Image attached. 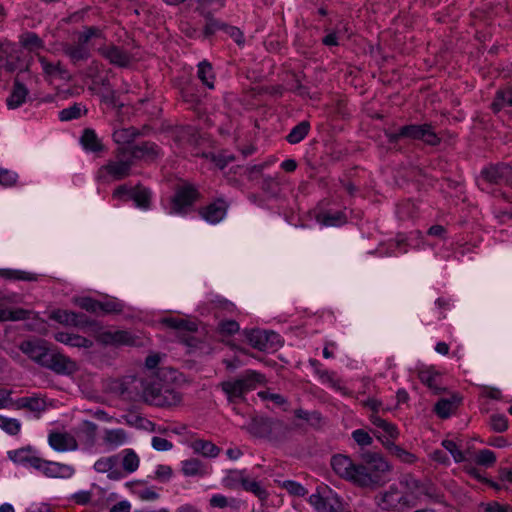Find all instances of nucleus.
I'll return each instance as SVG.
<instances>
[{"mask_svg":"<svg viewBox=\"0 0 512 512\" xmlns=\"http://www.w3.org/2000/svg\"><path fill=\"white\" fill-rule=\"evenodd\" d=\"M420 381L431 389L435 394L443 391L440 375L432 369L421 370L418 373Z\"/></svg>","mask_w":512,"mask_h":512,"instance_id":"obj_26","label":"nucleus"},{"mask_svg":"<svg viewBox=\"0 0 512 512\" xmlns=\"http://www.w3.org/2000/svg\"><path fill=\"white\" fill-rule=\"evenodd\" d=\"M262 381L263 376L260 373L247 370L237 378L221 382L219 386L227 395L229 402L234 403L244 398L246 393L256 389Z\"/></svg>","mask_w":512,"mask_h":512,"instance_id":"obj_6","label":"nucleus"},{"mask_svg":"<svg viewBox=\"0 0 512 512\" xmlns=\"http://www.w3.org/2000/svg\"><path fill=\"white\" fill-rule=\"evenodd\" d=\"M506 185L512 188V167L507 163L490 164L479 176V185Z\"/></svg>","mask_w":512,"mask_h":512,"instance_id":"obj_11","label":"nucleus"},{"mask_svg":"<svg viewBox=\"0 0 512 512\" xmlns=\"http://www.w3.org/2000/svg\"><path fill=\"white\" fill-rule=\"evenodd\" d=\"M20 42L24 48L30 51L41 49L44 46L42 39L33 32H27L22 35Z\"/></svg>","mask_w":512,"mask_h":512,"instance_id":"obj_49","label":"nucleus"},{"mask_svg":"<svg viewBox=\"0 0 512 512\" xmlns=\"http://www.w3.org/2000/svg\"><path fill=\"white\" fill-rule=\"evenodd\" d=\"M360 404L372 411V414L376 415L380 410H385L383 408L382 401L376 399L375 397L369 395L367 399H359Z\"/></svg>","mask_w":512,"mask_h":512,"instance_id":"obj_55","label":"nucleus"},{"mask_svg":"<svg viewBox=\"0 0 512 512\" xmlns=\"http://www.w3.org/2000/svg\"><path fill=\"white\" fill-rule=\"evenodd\" d=\"M139 457L132 449L123 450L122 467L127 473L136 471L139 467Z\"/></svg>","mask_w":512,"mask_h":512,"instance_id":"obj_47","label":"nucleus"},{"mask_svg":"<svg viewBox=\"0 0 512 512\" xmlns=\"http://www.w3.org/2000/svg\"><path fill=\"white\" fill-rule=\"evenodd\" d=\"M283 488H285L291 495L304 496L306 489L298 482L286 480L283 482Z\"/></svg>","mask_w":512,"mask_h":512,"instance_id":"obj_58","label":"nucleus"},{"mask_svg":"<svg viewBox=\"0 0 512 512\" xmlns=\"http://www.w3.org/2000/svg\"><path fill=\"white\" fill-rule=\"evenodd\" d=\"M485 512H512V506L508 504H500L498 502L488 503Z\"/></svg>","mask_w":512,"mask_h":512,"instance_id":"obj_64","label":"nucleus"},{"mask_svg":"<svg viewBox=\"0 0 512 512\" xmlns=\"http://www.w3.org/2000/svg\"><path fill=\"white\" fill-rule=\"evenodd\" d=\"M0 277L14 281H37L38 275L22 270L0 269Z\"/></svg>","mask_w":512,"mask_h":512,"instance_id":"obj_33","label":"nucleus"},{"mask_svg":"<svg viewBox=\"0 0 512 512\" xmlns=\"http://www.w3.org/2000/svg\"><path fill=\"white\" fill-rule=\"evenodd\" d=\"M98 53L110 64L121 68L128 67L132 61V56L127 50L114 44L99 47Z\"/></svg>","mask_w":512,"mask_h":512,"instance_id":"obj_14","label":"nucleus"},{"mask_svg":"<svg viewBox=\"0 0 512 512\" xmlns=\"http://www.w3.org/2000/svg\"><path fill=\"white\" fill-rule=\"evenodd\" d=\"M83 314H78L72 311L67 310H55L51 313L50 318L65 325H74L78 326L82 324Z\"/></svg>","mask_w":512,"mask_h":512,"instance_id":"obj_30","label":"nucleus"},{"mask_svg":"<svg viewBox=\"0 0 512 512\" xmlns=\"http://www.w3.org/2000/svg\"><path fill=\"white\" fill-rule=\"evenodd\" d=\"M240 483L244 490L253 493L260 500H266L268 497V492L265 488H263L259 482L255 480H249L246 477H240Z\"/></svg>","mask_w":512,"mask_h":512,"instance_id":"obj_41","label":"nucleus"},{"mask_svg":"<svg viewBox=\"0 0 512 512\" xmlns=\"http://www.w3.org/2000/svg\"><path fill=\"white\" fill-rule=\"evenodd\" d=\"M458 403L459 399L456 397L452 399H441L435 405V412L441 418H448L457 408Z\"/></svg>","mask_w":512,"mask_h":512,"instance_id":"obj_40","label":"nucleus"},{"mask_svg":"<svg viewBox=\"0 0 512 512\" xmlns=\"http://www.w3.org/2000/svg\"><path fill=\"white\" fill-rule=\"evenodd\" d=\"M133 165L124 147L119 146L114 151V158L98 169L96 177L102 182L120 181L130 176Z\"/></svg>","mask_w":512,"mask_h":512,"instance_id":"obj_5","label":"nucleus"},{"mask_svg":"<svg viewBox=\"0 0 512 512\" xmlns=\"http://www.w3.org/2000/svg\"><path fill=\"white\" fill-rule=\"evenodd\" d=\"M491 428L498 433L504 432L508 428V420L503 414H493L490 417Z\"/></svg>","mask_w":512,"mask_h":512,"instance_id":"obj_54","label":"nucleus"},{"mask_svg":"<svg viewBox=\"0 0 512 512\" xmlns=\"http://www.w3.org/2000/svg\"><path fill=\"white\" fill-rule=\"evenodd\" d=\"M309 130L310 123L308 121H302L292 128L290 133L286 136V140L290 144H297L307 136Z\"/></svg>","mask_w":512,"mask_h":512,"instance_id":"obj_37","label":"nucleus"},{"mask_svg":"<svg viewBox=\"0 0 512 512\" xmlns=\"http://www.w3.org/2000/svg\"><path fill=\"white\" fill-rule=\"evenodd\" d=\"M141 135L142 133L139 129L135 127H128L115 130L112 134V138L117 144L132 145L131 143Z\"/></svg>","mask_w":512,"mask_h":512,"instance_id":"obj_31","label":"nucleus"},{"mask_svg":"<svg viewBox=\"0 0 512 512\" xmlns=\"http://www.w3.org/2000/svg\"><path fill=\"white\" fill-rule=\"evenodd\" d=\"M386 136L390 144L397 143L401 138L421 140L430 146H437L441 142V139L434 132L432 126L427 123L421 125H405L400 127L396 132L386 133Z\"/></svg>","mask_w":512,"mask_h":512,"instance_id":"obj_7","label":"nucleus"},{"mask_svg":"<svg viewBox=\"0 0 512 512\" xmlns=\"http://www.w3.org/2000/svg\"><path fill=\"white\" fill-rule=\"evenodd\" d=\"M29 94L28 89L24 84L18 80L14 81L10 95L6 99V104L9 109H16L20 107L25 101Z\"/></svg>","mask_w":512,"mask_h":512,"instance_id":"obj_23","label":"nucleus"},{"mask_svg":"<svg viewBox=\"0 0 512 512\" xmlns=\"http://www.w3.org/2000/svg\"><path fill=\"white\" fill-rule=\"evenodd\" d=\"M80 142L84 149L90 152L99 153L105 150V146L98 138L96 132L90 128L84 129Z\"/></svg>","mask_w":512,"mask_h":512,"instance_id":"obj_25","label":"nucleus"},{"mask_svg":"<svg viewBox=\"0 0 512 512\" xmlns=\"http://www.w3.org/2000/svg\"><path fill=\"white\" fill-rule=\"evenodd\" d=\"M475 462L481 466L491 467L496 462V455L489 449H483L475 455Z\"/></svg>","mask_w":512,"mask_h":512,"instance_id":"obj_52","label":"nucleus"},{"mask_svg":"<svg viewBox=\"0 0 512 512\" xmlns=\"http://www.w3.org/2000/svg\"><path fill=\"white\" fill-rule=\"evenodd\" d=\"M239 324L234 320L222 321L219 324V329L222 334L232 335L239 331Z\"/></svg>","mask_w":512,"mask_h":512,"instance_id":"obj_60","label":"nucleus"},{"mask_svg":"<svg viewBox=\"0 0 512 512\" xmlns=\"http://www.w3.org/2000/svg\"><path fill=\"white\" fill-rule=\"evenodd\" d=\"M103 439L106 445L116 448L126 442L127 435L123 429H111L105 431Z\"/></svg>","mask_w":512,"mask_h":512,"instance_id":"obj_39","label":"nucleus"},{"mask_svg":"<svg viewBox=\"0 0 512 512\" xmlns=\"http://www.w3.org/2000/svg\"><path fill=\"white\" fill-rule=\"evenodd\" d=\"M294 415L296 418L298 419H303V420H306V421H317L319 422L321 420V416L318 412H308L306 410H303V409H297L294 411Z\"/></svg>","mask_w":512,"mask_h":512,"instance_id":"obj_62","label":"nucleus"},{"mask_svg":"<svg viewBox=\"0 0 512 512\" xmlns=\"http://www.w3.org/2000/svg\"><path fill=\"white\" fill-rule=\"evenodd\" d=\"M191 447L195 453L204 457L215 458L220 453V448L208 440L196 439L191 443Z\"/></svg>","mask_w":512,"mask_h":512,"instance_id":"obj_29","label":"nucleus"},{"mask_svg":"<svg viewBox=\"0 0 512 512\" xmlns=\"http://www.w3.org/2000/svg\"><path fill=\"white\" fill-rule=\"evenodd\" d=\"M20 423L17 419L8 418L0 415V428L11 435H16L20 431Z\"/></svg>","mask_w":512,"mask_h":512,"instance_id":"obj_53","label":"nucleus"},{"mask_svg":"<svg viewBox=\"0 0 512 512\" xmlns=\"http://www.w3.org/2000/svg\"><path fill=\"white\" fill-rule=\"evenodd\" d=\"M200 197L201 194L194 185L184 183L183 185L178 186L171 199L170 213L181 215L187 214Z\"/></svg>","mask_w":512,"mask_h":512,"instance_id":"obj_9","label":"nucleus"},{"mask_svg":"<svg viewBox=\"0 0 512 512\" xmlns=\"http://www.w3.org/2000/svg\"><path fill=\"white\" fill-rule=\"evenodd\" d=\"M334 496L324 498L319 492L312 494L309 497V503L314 507L317 512H331L333 508Z\"/></svg>","mask_w":512,"mask_h":512,"instance_id":"obj_42","label":"nucleus"},{"mask_svg":"<svg viewBox=\"0 0 512 512\" xmlns=\"http://www.w3.org/2000/svg\"><path fill=\"white\" fill-rule=\"evenodd\" d=\"M280 427L281 423L279 421H274L264 417H255L248 425L247 430L255 437L267 438L271 436L274 430Z\"/></svg>","mask_w":512,"mask_h":512,"instance_id":"obj_15","label":"nucleus"},{"mask_svg":"<svg viewBox=\"0 0 512 512\" xmlns=\"http://www.w3.org/2000/svg\"><path fill=\"white\" fill-rule=\"evenodd\" d=\"M30 313L29 310L23 308L0 309V322L26 320Z\"/></svg>","mask_w":512,"mask_h":512,"instance_id":"obj_44","label":"nucleus"},{"mask_svg":"<svg viewBox=\"0 0 512 512\" xmlns=\"http://www.w3.org/2000/svg\"><path fill=\"white\" fill-rule=\"evenodd\" d=\"M100 83L102 87L99 90L98 94L100 95L101 100L108 105L117 107L118 97L116 95L115 90L112 89L108 78H102Z\"/></svg>","mask_w":512,"mask_h":512,"instance_id":"obj_35","label":"nucleus"},{"mask_svg":"<svg viewBox=\"0 0 512 512\" xmlns=\"http://www.w3.org/2000/svg\"><path fill=\"white\" fill-rule=\"evenodd\" d=\"M182 472L185 476H204L207 474L203 463L196 458L188 459L182 462Z\"/></svg>","mask_w":512,"mask_h":512,"instance_id":"obj_34","label":"nucleus"},{"mask_svg":"<svg viewBox=\"0 0 512 512\" xmlns=\"http://www.w3.org/2000/svg\"><path fill=\"white\" fill-rule=\"evenodd\" d=\"M39 62L44 73L50 77H59L61 79H69L67 69L60 61L56 63L49 62L44 56H39Z\"/></svg>","mask_w":512,"mask_h":512,"instance_id":"obj_27","label":"nucleus"},{"mask_svg":"<svg viewBox=\"0 0 512 512\" xmlns=\"http://www.w3.org/2000/svg\"><path fill=\"white\" fill-rule=\"evenodd\" d=\"M49 445L56 451H74L78 448L75 437L67 432H51L48 437Z\"/></svg>","mask_w":512,"mask_h":512,"instance_id":"obj_16","label":"nucleus"},{"mask_svg":"<svg viewBox=\"0 0 512 512\" xmlns=\"http://www.w3.org/2000/svg\"><path fill=\"white\" fill-rule=\"evenodd\" d=\"M249 344L260 351H264L268 348V342L270 338V334H268L266 331H262L259 329H252V330H246L244 332ZM272 336L275 335V333H271Z\"/></svg>","mask_w":512,"mask_h":512,"instance_id":"obj_24","label":"nucleus"},{"mask_svg":"<svg viewBox=\"0 0 512 512\" xmlns=\"http://www.w3.org/2000/svg\"><path fill=\"white\" fill-rule=\"evenodd\" d=\"M198 78L209 89L214 88V73L212 65L207 61H202L198 65Z\"/></svg>","mask_w":512,"mask_h":512,"instance_id":"obj_43","label":"nucleus"},{"mask_svg":"<svg viewBox=\"0 0 512 512\" xmlns=\"http://www.w3.org/2000/svg\"><path fill=\"white\" fill-rule=\"evenodd\" d=\"M374 502L377 508L385 512H396L411 507L407 495L395 484L390 485L387 490L377 493Z\"/></svg>","mask_w":512,"mask_h":512,"instance_id":"obj_8","label":"nucleus"},{"mask_svg":"<svg viewBox=\"0 0 512 512\" xmlns=\"http://www.w3.org/2000/svg\"><path fill=\"white\" fill-rule=\"evenodd\" d=\"M512 106V88L504 87L499 88L496 91L493 102L491 103V109L498 113L505 107Z\"/></svg>","mask_w":512,"mask_h":512,"instance_id":"obj_28","label":"nucleus"},{"mask_svg":"<svg viewBox=\"0 0 512 512\" xmlns=\"http://www.w3.org/2000/svg\"><path fill=\"white\" fill-rule=\"evenodd\" d=\"M224 31L239 45L242 46L244 44V36L243 33L234 26L225 25Z\"/></svg>","mask_w":512,"mask_h":512,"instance_id":"obj_61","label":"nucleus"},{"mask_svg":"<svg viewBox=\"0 0 512 512\" xmlns=\"http://www.w3.org/2000/svg\"><path fill=\"white\" fill-rule=\"evenodd\" d=\"M19 349L30 360L57 375L71 376L79 369L76 361L59 351L52 350L43 339L25 340L20 343Z\"/></svg>","mask_w":512,"mask_h":512,"instance_id":"obj_1","label":"nucleus"},{"mask_svg":"<svg viewBox=\"0 0 512 512\" xmlns=\"http://www.w3.org/2000/svg\"><path fill=\"white\" fill-rule=\"evenodd\" d=\"M152 446L157 451H167L173 447L170 441L158 436L152 438Z\"/></svg>","mask_w":512,"mask_h":512,"instance_id":"obj_63","label":"nucleus"},{"mask_svg":"<svg viewBox=\"0 0 512 512\" xmlns=\"http://www.w3.org/2000/svg\"><path fill=\"white\" fill-rule=\"evenodd\" d=\"M124 308V302L116 298H109L105 301H100L99 311L104 314H121Z\"/></svg>","mask_w":512,"mask_h":512,"instance_id":"obj_46","label":"nucleus"},{"mask_svg":"<svg viewBox=\"0 0 512 512\" xmlns=\"http://www.w3.org/2000/svg\"><path fill=\"white\" fill-rule=\"evenodd\" d=\"M369 420L373 425L381 428L390 438L396 439L399 436L398 428L393 423H390L374 414L369 416Z\"/></svg>","mask_w":512,"mask_h":512,"instance_id":"obj_45","label":"nucleus"},{"mask_svg":"<svg viewBox=\"0 0 512 512\" xmlns=\"http://www.w3.org/2000/svg\"><path fill=\"white\" fill-rule=\"evenodd\" d=\"M97 342L105 346H141L142 340L128 330H100L96 333Z\"/></svg>","mask_w":512,"mask_h":512,"instance_id":"obj_12","label":"nucleus"},{"mask_svg":"<svg viewBox=\"0 0 512 512\" xmlns=\"http://www.w3.org/2000/svg\"><path fill=\"white\" fill-rule=\"evenodd\" d=\"M391 471V464L381 454L366 451L361 454L360 462L354 464V484L374 490L388 481Z\"/></svg>","mask_w":512,"mask_h":512,"instance_id":"obj_3","label":"nucleus"},{"mask_svg":"<svg viewBox=\"0 0 512 512\" xmlns=\"http://www.w3.org/2000/svg\"><path fill=\"white\" fill-rule=\"evenodd\" d=\"M73 302L75 303V305H77L81 309L86 310L88 312H91V313L99 312L100 301L95 300L91 297L74 298Z\"/></svg>","mask_w":512,"mask_h":512,"instance_id":"obj_51","label":"nucleus"},{"mask_svg":"<svg viewBox=\"0 0 512 512\" xmlns=\"http://www.w3.org/2000/svg\"><path fill=\"white\" fill-rule=\"evenodd\" d=\"M129 158L133 161H154L161 155L159 146L151 141H144L132 145H123Z\"/></svg>","mask_w":512,"mask_h":512,"instance_id":"obj_13","label":"nucleus"},{"mask_svg":"<svg viewBox=\"0 0 512 512\" xmlns=\"http://www.w3.org/2000/svg\"><path fill=\"white\" fill-rule=\"evenodd\" d=\"M130 199L138 207L147 209L150 206L151 193L148 189L137 186L131 190Z\"/></svg>","mask_w":512,"mask_h":512,"instance_id":"obj_38","label":"nucleus"},{"mask_svg":"<svg viewBox=\"0 0 512 512\" xmlns=\"http://www.w3.org/2000/svg\"><path fill=\"white\" fill-rule=\"evenodd\" d=\"M400 484L415 497L425 496L436 502L442 501L443 494L431 480L421 481L411 474H406L401 478Z\"/></svg>","mask_w":512,"mask_h":512,"instance_id":"obj_10","label":"nucleus"},{"mask_svg":"<svg viewBox=\"0 0 512 512\" xmlns=\"http://www.w3.org/2000/svg\"><path fill=\"white\" fill-rule=\"evenodd\" d=\"M330 465L333 472L342 479L352 481V459L345 454H334Z\"/></svg>","mask_w":512,"mask_h":512,"instance_id":"obj_18","label":"nucleus"},{"mask_svg":"<svg viewBox=\"0 0 512 512\" xmlns=\"http://www.w3.org/2000/svg\"><path fill=\"white\" fill-rule=\"evenodd\" d=\"M316 221L324 226H341L347 222V217L341 210L320 211L315 216Z\"/></svg>","mask_w":512,"mask_h":512,"instance_id":"obj_20","label":"nucleus"},{"mask_svg":"<svg viewBox=\"0 0 512 512\" xmlns=\"http://www.w3.org/2000/svg\"><path fill=\"white\" fill-rule=\"evenodd\" d=\"M206 23L204 26L203 34L205 37L212 36L217 30H224L226 24L215 19L210 12L204 14Z\"/></svg>","mask_w":512,"mask_h":512,"instance_id":"obj_50","label":"nucleus"},{"mask_svg":"<svg viewBox=\"0 0 512 512\" xmlns=\"http://www.w3.org/2000/svg\"><path fill=\"white\" fill-rule=\"evenodd\" d=\"M15 405L18 409H28L37 413L45 410V401L36 397L19 398Z\"/></svg>","mask_w":512,"mask_h":512,"instance_id":"obj_36","label":"nucleus"},{"mask_svg":"<svg viewBox=\"0 0 512 512\" xmlns=\"http://www.w3.org/2000/svg\"><path fill=\"white\" fill-rule=\"evenodd\" d=\"M81 116V107L79 104H74L71 107L65 108L59 112L61 121H69L77 119Z\"/></svg>","mask_w":512,"mask_h":512,"instance_id":"obj_56","label":"nucleus"},{"mask_svg":"<svg viewBox=\"0 0 512 512\" xmlns=\"http://www.w3.org/2000/svg\"><path fill=\"white\" fill-rule=\"evenodd\" d=\"M376 437L378 438V440L382 442L383 446L390 452V454L396 457L399 461L406 464H413L417 461V457L415 454L395 444L393 441L382 440L380 436Z\"/></svg>","mask_w":512,"mask_h":512,"instance_id":"obj_21","label":"nucleus"},{"mask_svg":"<svg viewBox=\"0 0 512 512\" xmlns=\"http://www.w3.org/2000/svg\"><path fill=\"white\" fill-rule=\"evenodd\" d=\"M163 323L172 329L183 331H196V324L180 318H165Z\"/></svg>","mask_w":512,"mask_h":512,"instance_id":"obj_48","label":"nucleus"},{"mask_svg":"<svg viewBox=\"0 0 512 512\" xmlns=\"http://www.w3.org/2000/svg\"><path fill=\"white\" fill-rule=\"evenodd\" d=\"M176 371L161 367L157 370L156 376L141 380L142 398L149 405L162 408H170L182 402V394L165 382L169 375L174 378Z\"/></svg>","mask_w":512,"mask_h":512,"instance_id":"obj_2","label":"nucleus"},{"mask_svg":"<svg viewBox=\"0 0 512 512\" xmlns=\"http://www.w3.org/2000/svg\"><path fill=\"white\" fill-rule=\"evenodd\" d=\"M103 38L104 33L100 27L84 26L82 31L77 33V41L74 43H62L61 50L73 66L79 67L91 57V49L89 46L91 40Z\"/></svg>","mask_w":512,"mask_h":512,"instance_id":"obj_4","label":"nucleus"},{"mask_svg":"<svg viewBox=\"0 0 512 512\" xmlns=\"http://www.w3.org/2000/svg\"><path fill=\"white\" fill-rule=\"evenodd\" d=\"M44 473L49 477H70L73 475L74 469L69 465L47 461Z\"/></svg>","mask_w":512,"mask_h":512,"instance_id":"obj_32","label":"nucleus"},{"mask_svg":"<svg viewBox=\"0 0 512 512\" xmlns=\"http://www.w3.org/2000/svg\"><path fill=\"white\" fill-rule=\"evenodd\" d=\"M54 339L57 342H60L62 344H65V345H68L71 347H76V348L89 349L93 346L92 340H90L84 336H81L78 334H73V333L57 332L54 335Z\"/></svg>","mask_w":512,"mask_h":512,"instance_id":"obj_19","label":"nucleus"},{"mask_svg":"<svg viewBox=\"0 0 512 512\" xmlns=\"http://www.w3.org/2000/svg\"><path fill=\"white\" fill-rule=\"evenodd\" d=\"M354 441L360 446H370L373 442L369 433L363 429L354 430Z\"/></svg>","mask_w":512,"mask_h":512,"instance_id":"obj_59","label":"nucleus"},{"mask_svg":"<svg viewBox=\"0 0 512 512\" xmlns=\"http://www.w3.org/2000/svg\"><path fill=\"white\" fill-rule=\"evenodd\" d=\"M118 464V456H108V457H102L98 459L94 463V469L99 473H107L108 477L112 480H118L121 477V473L118 470H114L116 465Z\"/></svg>","mask_w":512,"mask_h":512,"instance_id":"obj_22","label":"nucleus"},{"mask_svg":"<svg viewBox=\"0 0 512 512\" xmlns=\"http://www.w3.org/2000/svg\"><path fill=\"white\" fill-rule=\"evenodd\" d=\"M442 446L450 452L452 457L456 462H462L464 460V455L462 451L458 448L457 444L452 440H443Z\"/></svg>","mask_w":512,"mask_h":512,"instance_id":"obj_57","label":"nucleus"},{"mask_svg":"<svg viewBox=\"0 0 512 512\" xmlns=\"http://www.w3.org/2000/svg\"><path fill=\"white\" fill-rule=\"evenodd\" d=\"M227 205L223 200H216L198 210L199 215L211 224L220 222L226 215Z\"/></svg>","mask_w":512,"mask_h":512,"instance_id":"obj_17","label":"nucleus"}]
</instances>
